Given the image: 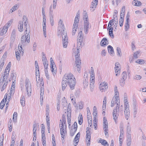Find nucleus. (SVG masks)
<instances>
[{"label":"nucleus","instance_id":"obj_1","mask_svg":"<svg viewBox=\"0 0 146 146\" xmlns=\"http://www.w3.org/2000/svg\"><path fill=\"white\" fill-rule=\"evenodd\" d=\"M76 82L75 78L72 74L69 73L65 74L62 82V90L64 91L65 89L68 84L70 89L72 90L74 89Z\"/></svg>","mask_w":146,"mask_h":146},{"label":"nucleus","instance_id":"obj_2","mask_svg":"<svg viewBox=\"0 0 146 146\" xmlns=\"http://www.w3.org/2000/svg\"><path fill=\"white\" fill-rule=\"evenodd\" d=\"M113 98H114L115 103L117 104L115 108L113 110V119L115 121V123H117V120L119 116L120 110V102L119 94H115V97Z\"/></svg>","mask_w":146,"mask_h":146},{"label":"nucleus","instance_id":"obj_3","mask_svg":"<svg viewBox=\"0 0 146 146\" xmlns=\"http://www.w3.org/2000/svg\"><path fill=\"white\" fill-rule=\"evenodd\" d=\"M77 41V52L76 54L75 55V67H76L77 68V71L78 72H80V68L81 67V61L80 59V51L81 48H82V43L83 41L81 42L80 41Z\"/></svg>","mask_w":146,"mask_h":146},{"label":"nucleus","instance_id":"obj_4","mask_svg":"<svg viewBox=\"0 0 146 146\" xmlns=\"http://www.w3.org/2000/svg\"><path fill=\"white\" fill-rule=\"evenodd\" d=\"M29 33L30 32L29 31V33H28L27 36L25 35H23L21 37V42L19 44L18 46V49L19 50L20 52H21L20 50H21V51L22 50V45H25L30 42V35Z\"/></svg>","mask_w":146,"mask_h":146},{"label":"nucleus","instance_id":"obj_5","mask_svg":"<svg viewBox=\"0 0 146 146\" xmlns=\"http://www.w3.org/2000/svg\"><path fill=\"white\" fill-rule=\"evenodd\" d=\"M25 90L27 91V95L28 96L31 95L32 89L30 81L28 78H26L25 82Z\"/></svg>","mask_w":146,"mask_h":146},{"label":"nucleus","instance_id":"obj_6","mask_svg":"<svg viewBox=\"0 0 146 146\" xmlns=\"http://www.w3.org/2000/svg\"><path fill=\"white\" fill-rule=\"evenodd\" d=\"M65 29V26L63 23V21L61 19H60L58 23L57 33L58 35H61L62 33H64V31H66Z\"/></svg>","mask_w":146,"mask_h":146},{"label":"nucleus","instance_id":"obj_7","mask_svg":"<svg viewBox=\"0 0 146 146\" xmlns=\"http://www.w3.org/2000/svg\"><path fill=\"white\" fill-rule=\"evenodd\" d=\"M61 35L62 39L63 47L64 48H66L68 43V38L66 31H64V33H62Z\"/></svg>","mask_w":146,"mask_h":146},{"label":"nucleus","instance_id":"obj_8","mask_svg":"<svg viewBox=\"0 0 146 146\" xmlns=\"http://www.w3.org/2000/svg\"><path fill=\"white\" fill-rule=\"evenodd\" d=\"M91 128L88 127L86 129V141L87 146H90L91 139Z\"/></svg>","mask_w":146,"mask_h":146},{"label":"nucleus","instance_id":"obj_9","mask_svg":"<svg viewBox=\"0 0 146 146\" xmlns=\"http://www.w3.org/2000/svg\"><path fill=\"white\" fill-rule=\"evenodd\" d=\"M91 25L90 24L89 21L84 22V30L85 34L88 33L89 29L91 28Z\"/></svg>","mask_w":146,"mask_h":146},{"label":"nucleus","instance_id":"obj_10","mask_svg":"<svg viewBox=\"0 0 146 146\" xmlns=\"http://www.w3.org/2000/svg\"><path fill=\"white\" fill-rule=\"evenodd\" d=\"M88 73L85 72L84 75V78L83 80V83L84 84V89L86 88L88 85Z\"/></svg>","mask_w":146,"mask_h":146},{"label":"nucleus","instance_id":"obj_11","mask_svg":"<svg viewBox=\"0 0 146 146\" xmlns=\"http://www.w3.org/2000/svg\"><path fill=\"white\" fill-rule=\"evenodd\" d=\"M130 16L129 12H128L127 15H126V20L125 24V29L126 31H128L129 28V17Z\"/></svg>","mask_w":146,"mask_h":146},{"label":"nucleus","instance_id":"obj_12","mask_svg":"<svg viewBox=\"0 0 146 146\" xmlns=\"http://www.w3.org/2000/svg\"><path fill=\"white\" fill-rule=\"evenodd\" d=\"M100 90L102 92L105 91L108 88L107 84L106 83L103 82L101 83L100 86Z\"/></svg>","mask_w":146,"mask_h":146},{"label":"nucleus","instance_id":"obj_13","mask_svg":"<svg viewBox=\"0 0 146 146\" xmlns=\"http://www.w3.org/2000/svg\"><path fill=\"white\" fill-rule=\"evenodd\" d=\"M10 69H9V70H8V73H5L4 74V76H3L2 78V81L0 82V87H1L3 85V83L4 82L6 81H8L7 80V77L9 76V72Z\"/></svg>","mask_w":146,"mask_h":146},{"label":"nucleus","instance_id":"obj_14","mask_svg":"<svg viewBox=\"0 0 146 146\" xmlns=\"http://www.w3.org/2000/svg\"><path fill=\"white\" fill-rule=\"evenodd\" d=\"M119 65V63L118 62H116L115 63V72L116 73H117L116 74V76H117L118 74H119L120 72V68L118 65Z\"/></svg>","mask_w":146,"mask_h":146},{"label":"nucleus","instance_id":"obj_15","mask_svg":"<svg viewBox=\"0 0 146 146\" xmlns=\"http://www.w3.org/2000/svg\"><path fill=\"white\" fill-rule=\"evenodd\" d=\"M80 135V133L79 132L77 134V135L75 136V137L74 140L75 146H76L78 143Z\"/></svg>","mask_w":146,"mask_h":146},{"label":"nucleus","instance_id":"obj_16","mask_svg":"<svg viewBox=\"0 0 146 146\" xmlns=\"http://www.w3.org/2000/svg\"><path fill=\"white\" fill-rule=\"evenodd\" d=\"M19 51H15V54L16 56V58L17 60L19 61L20 59V55L21 54L22 55H23V51H21V50L20 51L21 52H20L19 51V50L18 49Z\"/></svg>","mask_w":146,"mask_h":146},{"label":"nucleus","instance_id":"obj_17","mask_svg":"<svg viewBox=\"0 0 146 146\" xmlns=\"http://www.w3.org/2000/svg\"><path fill=\"white\" fill-rule=\"evenodd\" d=\"M108 41L106 38H103L101 40L100 45L102 46H104L108 44Z\"/></svg>","mask_w":146,"mask_h":146},{"label":"nucleus","instance_id":"obj_18","mask_svg":"<svg viewBox=\"0 0 146 146\" xmlns=\"http://www.w3.org/2000/svg\"><path fill=\"white\" fill-rule=\"evenodd\" d=\"M83 35L82 31H80L78 33L77 36V41H80L82 42L83 41Z\"/></svg>","mask_w":146,"mask_h":146},{"label":"nucleus","instance_id":"obj_19","mask_svg":"<svg viewBox=\"0 0 146 146\" xmlns=\"http://www.w3.org/2000/svg\"><path fill=\"white\" fill-rule=\"evenodd\" d=\"M23 23L22 21H20L18 25V29L19 31L21 32L23 31Z\"/></svg>","mask_w":146,"mask_h":146},{"label":"nucleus","instance_id":"obj_20","mask_svg":"<svg viewBox=\"0 0 146 146\" xmlns=\"http://www.w3.org/2000/svg\"><path fill=\"white\" fill-rule=\"evenodd\" d=\"M108 51L109 53L112 56H113L114 53L113 50V48L112 46L110 45H109L108 46Z\"/></svg>","mask_w":146,"mask_h":146},{"label":"nucleus","instance_id":"obj_21","mask_svg":"<svg viewBox=\"0 0 146 146\" xmlns=\"http://www.w3.org/2000/svg\"><path fill=\"white\" fill-rule=\"evenodd\" d=\"M7 27L6 26H5L2 28L0 32V35L2 36L5 34L7 30Z\"/></svg>","mask_w":146,"mask_h":146},{"label":"nucleus","instance_id":"obj_22","mask_svg":"<svg viewBox=\"0 0 146 146\" xmlns=\"http://www.w3.org/2000/svg\"><path fill=\"white\" fill-rule=\"evenodd\" d=\"M33 135L34 136V137H35V139H36V123L34 124L33 125Z\"/></svg>","mask_w":146,"mask_h":146},{"label":"nucleus","instance_id":"obj_23","mask_svg":"<svg viewBox=\"0 0 146 146\" xmlns=\"http://www.w3.org/2000/svg\"><path fill=\"white\" fill-rule=\"evenodd\" d=\"M124 110L125 118L127 120L130 115L129 110V109H127L126 110Z\"/></svg>","mask_w":146,"mask_h":146},{"label":"nucleus","instance_id":"obj_24","mask_svg":"<svg viewBox=\"0 0 146 146\" xmlns=\"http://www.w3.org/2000/svg\"><path fill=\"white\" fill-rule=\"evenodd\" d=\"M83 19L84 21V22H85V21H89L88 19V16L87 13L85 11H84L83 12Z\"/></svg>","mask_w":146,"mask_h":146},{"label":"nucleus","instance_id":"obj_25","mask_svg":"<svg viewBox=\"0 0 146 146\" xmlns=\"http://www.w3.org/2000/svg\"><path fill=\"white\" fill-rule=\"evenodd\" d=\"M99 143H101V144L104 146H106L107 145V146H109V144L108 143V142L106 141V140L100 139V140L98 142Z\"/></svg>","mask_w":146,"mask_h":146},{"label":"nucleus","instance_id":"obj_26","mask_svg":"<svg viewBox=\"0 0 146 146\" xmlns=\"http://www.w3.org/2000/svg\"><path fill=\"white\" fill-rule=\"evenodd\" d=\"M18 8V5L17 4L15 5L14 6H13L9 10V13H12L13 11L17 10Z\"/></svg>","mask_w":146,"mask_h":146},{"label":"nucleus","instance_id":"obj_27","mask_svg":"<svg viewBox=\"0 0 146 146\" xmlns=\"http://www.w3.org/2000/svg\"><path fill=\"white\" fill-rule=\"evenodd\" d=\"M79 18H78L77 17H75L74 23L73 25L74 26V27H75L76 28L77 27H78V23L79 21Z\"/></svg>","mask_w":146,"mask_h":146},{"label":"nucleus","instance_id":"obj_28","mask_svg":"<svg viewBox=\"0 0 146 146\" xmlns=\"http://www.w3.org/2000/svg\"><path fill=\"white\" fill-rule=\"evenodd\" d=\"M44 94V89L41 87L40 89V100H43V95Z\"/></svg>","mask_w":146,"mask_h":146},{"label":"nucleus","instance_id":"obj_29","mask_svg":"<svg viewBox=\"0 0 146 146\" xmlns=\"http://www.w3.org/2000/svg\"><path fill=\"white\" fill-rule=\"evenodd\" d=\"M60 131L61 137L63 138V139H64V137L65 136V135H66V134L67 131L65 129L64 130H60Z\"/></svg>","mask_w":146,"mask_h":146},{"label":"nucleus","instance_id":"obj_30","mask_svg":"<svg viewBox=\"0 0 146 146\" xmlns=\"http://www.w3.org/2000/svg\"><path fill=\"white\" fill-rule=\"evenodd\" d=\"M78 119L79 124V125H81L82 123L83 118L82 115L81 114H79V115Z\"/></svg>","mask_w":146,"mask_h":146},{"label":"nucleus","instance_id":"obj_31","mask_svg":"<svg viewBox=\"0 0 146 146\" xmlns=\"http://www.w3.org/2000/svg\"><path fill=\"white\" fill-rule=\"evenodd\" d=\"M77 129V125L76 122H75L73 125L72 126L71 129H73L75 131H76Z\"/></svg>","mask_w":146,"mask_h":146},{"label":"nucleus","instance_id":"obj_32","mask_svg":"<svg viewBox=\"0 0 146 146\" xmlns=\"http://www.w3.org/2000/svg\"><path fill=\"white\" fill-rule=\"evenodd\" d=\"M52 6L51 5L49 8V16L52 17L54 16V14L53 12V10L52 9Z\"/></svg>","mask_w":146,"mask_h":146},{"label":"nucleus","instance_id":"obj_33","mask_svg":"<svg viewBox=\"0 0 146 146\" xmlns=\"http://www.w3.org/2000/svg\"><path fill=\"white\" fill-rule=\"evenodd\" d=\"M126 129L127 133H130L131 131V125L129 122H128L127 125Z\"/></svg>","mask_w":146,"mask_h":146},{"label":"nucleus","instance_id":"obj_34","mask_svg":"<svg viewBox=\"0 0 146 146\" xmlns=\"http://www.w3.org/2000/svg\"><path fill=\"white\" fill-rule=\"evenodd\" d=\"M8 81H6L5 82L4 84L2 87L1 88V92L3 91L4 89L6 88L8 84Z\"/></svg>","mask_w":146,"mask_h":146},{"label":"nucleus","instance_id":"obj_35","mask_svg":"<svg viewBox=\"0 0 146 146\" xmlns=\"http://www.w3.org/2000/svg\"><path fill=\"white\" fill-rule=\"evenodd\" d=\"M17 113L16 112H14L13 115V120L14 122H16L17 120Z\"/></svg>","mask_w":146,"mask_h":146},{"label":"nucleus","instance_id":"obj_36","mask_svg":"<svg viewBox=\"0 0 146 146\" xmlns=\"http://www.w3.org/2000/svg\"><path fill=\"white\" fill-rule=\"evenodd\" d=\"M116 50L117 55L119 56H121V53L120 48L117 47V48Z\"/></svg>","mask_w":146,"mask_h":146},{"label":"nucleus","instance_id":"obj_37","mask_svg":"<svg viewBox=\"0 0 146 146\" xmlns=\"http://www.w3.org/2000/svg\"><path fill=\"white\" fill-rule=\"evenodd\" d=\"M123 123H121L120 125V133H124V131L123 130Z\"/></svg>","mask_w":146,"mask_h":146},{"label":"nucleus","instance_id":"obj_38","mask_svg":"<svg viewBox=\"0 0 146 146\" xmlns=\"http://www.w3.org/2000/svg\"><path fill=\"white\" fill-rule=\"evenodd\" d=\"M35 68H36V76H38L39 75V66H35Z\"/></svg>","mask_w":146,"mask_h":146},{"label":"nucleus","instance_id":"obj_39","mask_svg":"<svg viewBox=\"0 0 146 146\" xmlns=\"http://www.w3.org/2000/svg\"><path fill=\"white\" fill-rule=\"evenodd\" d=\"M125 80L121 78L120 80V84L121 86H123L125 85Z\"/></svg>","mask_w":146,"mask_h":146},{"label":"nucleus","instance_id":"obj_40","mask_svg":"<svg viewBox=\"0 0 146 146\" xmlns=\"http://www.w3.org/2000/svg\"><path fill=\"white\" fill-rule=\"evenodd\" d=\"M4 99H3L1 101L0 104V108L1 109H2L4 106L5 105V103Z\"/></svg>","mask_w":146,"mask_h":146},{"label":"nucleus","instance_id":"obj_41","mask_svg":"<svg viewBox=\"0 0 146 146\" xmlns=\"http://www.w3.org/2000/svg\"><path fill=\"white\" fill-rule=\"evenodd\" d=\"M141 78V76L139 75H135L133 76V79L135 80H139Z\"/></svg>","mask_w":146,"mask_h":146},{"label":"nucleus","instance_id":"obj_42","mask_svg":"<svg viewBox=\"0 0 146 146\" xmlns=\"http://www.w3.org/2000/svg\"><path fill=\"white\" fill-rule=\"evenodd\" d=\"M15 132H14L13 131L12 133L11 139H12V141L13 142V143H14V144H15ZM12 143H13V142H12Z\"/></svg>","mask_w":146,"mask_h":146},{"label":"nucleus","instance_id":"obj_43","mask_svg":"<svg viewBox=\"0 0 146 146\" xmlns=\"http://www.w3.org/2000/svg\"><path fill=\"white\" fill-rule=\"evenodd\" d=\"M122 78L126 80L127 78V74L126 72L124 71L122 74Z\"/></svg>","mask_w":146,"mask_h":146},{"label":"nucleus","instance_id":"obj_44","mask_svg":"<svg viewBox=\"0 0 146 146\" xmlns=\"http://www.w3.org/2000/svg\"><path fill=\"white\" fill-rule=\"evenodd\" d=\"M54 17H49L50 22L51 26H53L54 24Z\"/></svg>","mask_w":146,"mask_h":146},{"label":"nucleus","instance_id":"obj_45","mask_svg":"<svg viewBox=\"0 0 146 146\" xmlns=\"http://www.w3.org/2000/svg\"><path fill=\"white\" fill-rule=\"evenodd\" d=\"M78 28V27H77L76 28L75 27H74V26L73 25L72 33V35H75Z\"/></svg>","mask_w":146,"mask_h":146},{"label":"nucleus","instance_id":"obj_46","mask_svg":"<svg viewBox=\"0 0 146 146\" xmlns=\"http://www.w3.org/2000/svg\"><path fill=\"white\" fill-rule=\"evenodd\" d=\"M94 83L90 82V89L91 92L93 91V88L94 87Z\"/></svg>","mask_w":146,"mask_h":146},{"label":"nucleus","instance_id":"obj_47","mask_svg":"<svg viewBox=\"0 0 146 146\" xmlns=\"http://www.w3.org/2000/svg\"><path fill=\"white\" fill-rule=\"evenodd\" d=\"M45 16H43V28L45 27L46 28V19L45 18Z\"/></svg>","mask_w":146,"mask_h":146},{"label":"nucleus","instance_id":"obj_48","mask_svg":"<svg viewBox=\"0 0 146 146\" xmlns=\"http://www.w3.org/2000/svg\"><path fill=\"white\" fill-rule=\"evenodd\" d=\"M42 62L44 65V68H48V64L47 60L44 61Z\"/></svg>","mask_w":146,"mask_h":146},{"label":"nucleus","instance_id":"obj_49","mask_svg":"<svg viewBox=\"0 0 146 146\" xmlns=\"http://www.w3.org/2000/svg\"><path fill=\"white\" fill-rule=\"evenodd\" d=\"M91 76L92 78H93L94 76V69L92 67L91 68Z\"/></svg>","mask_w":146,"mask_h":146},{"label":"nucleus","instance_id":"obj_50","mask_svg":"<svg viewBox=\"0 0 146 146\" xmlns=\"http://www.w3.org/2000/svg\"><path fill=\"white\" fill-rule=\"evenodd\" d=\"M46 123L47 125L48 126V132L49 133V130L50 129V120H49V117H48V119H46Z\"/></svg>","mask_w":146,"mask_h":146},{"label":"nucleus","instance_id":"obj_51","mask_svg":"<svg viewBox=\"0 0 146 146\" xmlns=\"http://www.w3.org/2000/svg\"><path fill=\"white\" fill-rule=\"evenodd\" d=\"M124 21V19H119V23L120 26L121 27L123 26Z\"/></svg>","mask_w":146,"mask_h":146},{"label":"nucleus","instance_id":"obj_52","mask_svg":"<svg viewBox=\"0 0 146 146\" xmlns=\"http://www.w3.org/2000/svg\"><path fill=\"white\" fill-rule=\"evenodd\" d=\"M134 112H133V115L134 117H135L136 116V114L137 113V111L136 106H135L134 107Z\"/></svg>","mask_w":146,"mask_h":146},{"label":"nucleus","instance_id":"obj_53","mask_svg":"<svg viewBox=\"0 0 146 146\" xmlns=\"http://www.w3.org/2000/svg\"><path fill=\"white\" fill-rule=\"evenodd\" d=\"M76 131H75L73 129H71L70 132V135L71 136H73Z\"/></svg>","mask_w":146,"mask_h":146},{"label":"nucleus","instance_id":"obj_54","mask_svg":"<svg viewBox=\"0 0 146 146\" xmlns=\"http://www.w3.org/2000/svg\"><path fill=\"white\" fill-rule=\"evenodd\" d=\"M145 61L143 60H137L136 62L137 63H139L140 64H143L145 63Z\"/></svg>","mask_w":146,"mask_h":146},{"label":"nucleus","instance_id":"obj_55","mask_svg":"<svg viewBox=\"0 0 146 146\" xmlns=\"http://www.w3.org/2000/svg\"><path fill=\"white\" fill-rule=\"evenodd\" d=\"M98 0H94L92 2V3L93 5H95V8H96V6L98 5Z\"/></svg>","mask_w":146,"mask_h":146},{"label":"nucleus","instance_id":"obj_56","mask_svg":"<svg viewBox=\"0 0 146 146\" xmlns=\"http://www.w3.org/2000/svg\"><path fill=\"white\" fill-rule=\"evenodd\" d=\"M12 22L13 20H11L9 21L8 22V23L5 25V26H6V27H7V29H8V27L11 25Z\"/></svg>","mask_w":146,"mask_h":146},{"label":"nucleus","instance_id":"obj_57","mask_svg":"<svg viewBox=\"0 0 146 146\" xmlns=\"http://www.w3.org/2000/svg\"><path fill=\"white\" fill-rule=\"evenodd\" d=\"M60 130H64V125L62 123H60Z\"/></svg>","mask_w":146,"mask_h":146},{"label":"nucleus","instance_id":"obj_58","mask_svg":"<svg viewBox=\"0 0 146 146\" xmlns=\"http://www.w3.org/2000/svg\"><path fill=\"white\" fill-rule=\"evenodd\" d=\"M42 144L43 146H46V139H41Z\"/></svg>","mask_w":146,"mask_h":146},{"label":"nucleus","instance_id":"obj_59","mask_svg":"<svg viewBox=\"0 0 146 146\" xmlns=\"http://www.w3.org/2000/svg\"><path fill=\"white\" fill-rule=\"evenodd\" d=\"M114 91L115 92V94H119L118 90L117 89V87L116 86H115L114 87Z\"/></svg>","mask_w":146,"mask_h":146},{"label":"nucleus","instance_id":"obj_60","mask_svg":"<svg viewBox=\"0 0 146 146\" xmlns=\"http://www.w3.org/2000/svg\"><path fill=\"white\" fill-rule=\"evenodd\" d=\"M55 67V65H52L51 67V70L52 72L55 73V70H54V68Z\"/></svg>","mask_w":146,"mask_h":146},{"label":"nucleus","instance_id":"obj_61","mask_svg":"<svg viewBox=\"0 0 146 146\" xmlns=\"http://www.w3.org/2000/svg\"><path fill=\"white\" fill-rule=\"evenodd\" d=\"M141 4V2L140 1L137 0L136 3H135L134 5L136 6H139Z\"/></svg>","mask_w":146,"mask_h":146},{"label":"nucleus","instance_id":"obj_62","mask_svg":"<svg viewBox=\"0 0 146 146\" xmlns=\"http://www.w3.org/2000/svg\"><path fill=\"white\" fill-rule=\"evenodd\" d=\"M129 104H124V110H126L127 109H129Z\"/></svg>","mask_w":146,"mask_h":146},{"label":"nucleus","instance_id":"obj_63","mask_svg":"<svg viewBox=\"0 0 146 146\" xmlns=\"http://www.w3.org/2000/svg\"><path fill=\"white\" fill-rule=\"evenodd\" d=\"M108 123H103V126L104 128L105 129H108Z\"/></svg>","mask_w":146,"mask_h":146},{"label":"nucleus","instance_id":"obj_64","mask_svg":"<svg viewBox=\"0 0 146 146\" xmlns=\"http://www.w3.org/2000/svg\"><path fill=\"white\" fill-rule=\"evenodd\" d=\"M131 144V139H127V146H130Z\"/></svg>","mask_w":146,"mask_h":146}]
</instances>
